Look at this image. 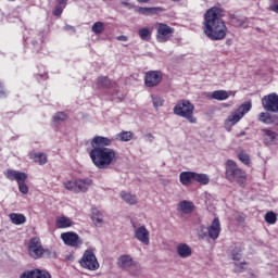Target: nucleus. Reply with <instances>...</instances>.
Segmentation results:
<instances>
[{
    "instance_id": "f257e3e1",
    "label": "nucleus",
    "mask_w": 278,
    "mask_h": 278,
    "mask_svg": "<svg viewBox=\"0 0 278 278\" xmlns=\"http://www.w3.org/2000/svg\"><path fill=\"white\" fill-rule=\"evenodd\" d=\"M111 144L112 139L106 137L96 136L91 139L92 149L89 152V157L99 170H108L118 162V154L116 150L110 148Z\"/></svg>"
},
{
    "instance_id": "f03ea898",
    "label": "nucleus",
    "mask_w": 278,
    "mask_h": 278,
    "mask_svg": "<svg viewBox=\"0 0 278 278\" xmlns=\"http://www.w3.org/2000/svg\"><path fill=\"white\" fill-rule=\"evenodd\" d=\"M222 10L212 8L204 15V34L210 40H225L227 36V25L220 18Z\"/></svg>"
},
{
    "instance_id": "7ed1b4c3",
    "label": "nucleus",
    "mask_w": 278,
    "mask_h": 278,
    "mask_svg": "<svg viewBox=\"0 0 278 278\" xmlns=\"http://www.w3.org/2000/svg\"><path fill=\"white\" fill-rule=\"evenodd\" d=\"M251 108H253V104L251 102H244L242 103L237 110H235L230 115L227 116V118L224 121V128L226 131H231L242 118H244V115L249 114L251 112Z\"/></svg>"
},
{
    "instance_id": "20e7f679",
    "label": "nucleus",
    "mask_w": 278,
    "mask_h": 278,
    "mask_svg": "<svg viewBox=\"0 0 278 278\" xmlns=\"http://www.w3.org/2000/svg\"><path fill=\"white\" fill-rule=\"evenodd\" d=\"M226 179L229 180L230 184L244 186V184H247V173L238 167V164L232 160H228L226 163Z\"/></svg>"
},
{
    "instance_id": "39448f33",
    "label": "nucleus",
    "mask_w": 278,
    "mask_h": 278,
    "mask_svg": "<svg viewBox=\"0 0 278 278\" xmlns=\"http://www.w3.org/2000/svg\"><path fill=\"white\" fill-rule=\"evenodd\" d=\"M174 114L181 118H186V121L192 125H197V118L194 117V104H192L190 100L178 101L174 106Z\"/></svg>"
},
{
    "instance_id": "423d86ee",
    "label": "nucleus",
    "mask_w": 278,
    "mask_h": 278,
    "mask_svg": "<svg viewBox=\"0 0 278 278\" xmlns=\"http://www.w3.org/2000/svg\"><path fill=\"white\" fill-rule=\"evenodd\" d=\"M28 253L33 260H39V257H42V255H46L47 257H51L53 255V252L50 249L45 250V248H42V242L38 237L30 239L28 244Z\"/></svg>"
},
{
    "instance_id": "0eeeda50",
    "label": "nucleus",
    "mask_w": 278,
    "mask_h": 278,
    "mask_svg": "<svg viewBox=\"0 0 278 278\" xmlns=\"http://www.w3.org/2000/svg\"><path fill=\"white\" fill-rule=\"evenodd\" d=\"M90 186H92L90 178L68 180L64 182L65 190H70V192H75L76 194H79V192H88Z\"/></svg>"
},
{
    "instance_id": "6e6552de",
    "label": "nucleus",
    "mask_w": 278,
    "mask_h": 278,
    "mask_svg": "<svg viewBox=\"0 0 278 278\" xmlns=\"http://www.w3.org/2000/svg\"><path fill=\"white\" fill-rule=\"evenodd\" d=\"M79 264L87 270H99V261L97 260L94 252L91 250L85 251L83 257L79 261Z\"/></svg>"
},
{
    "instance_id": "1a4fd4ad",
    "label": "nucleus",
    "mask_w": 278,
    "mask_h": 278,
    "mask_svg": "<svg viewBox=\"0 0 278 278\" xmlns=\"http://www.w3.org/2000/svg\"><path fill=\"white\" fill-rule=\"evenodd\" d=\"M134 237L138 242L149 247L151 244V232L147 229V226H134Z\"/></svg>"
},
{
    "instance_id": "9d476101",
    "label": "nucleus",
    "mask_w": 278,
    "mask_h": 278,
    "mask_svg": "<svg viewBox=\"0 0 278 278\" xmlns=\"http://www.w3.org/2000/svg\"><path fill=\"white\" fill-rule=\"evenodd\" d=\"M174 33H175V28L168 26L167 24H164V23L157 24V29H156L157 42H168V40L173 38Z\"/></svg>"
},
{
    "instance_id": "9b49d317",
    "label": "nucleus",
    "mask_w": 278,
    "mask_h": 278,
    "mask_svg": "<svg viewBox=\"0 0 278 278\" xmlns=\"http://www.w3.org/2000/svg\"><path fill=\"white\" fill-rule=\"evenodd\" d=\"M61 240L66 244V247H73L74 249H79L84 244L81 237L77 232L67 231L61 233Z\"/></svg>"
},
{
    "instance_id": "f8f14e48",
    "label": "nucleus",
    "mask_w": 278,
    "mask_h": 278,
    "mask_svg": "<svg viewBox=\"0 0 278 278\" xmlns=\"http://www.w3.org/2000/svg\"><path fill=\"white\" fill-rule=\"evenodd\" d=\"M117 265L119 268H123L124 270H141L140 264L134 261V258L127 254H124L118 257Z\"/></svg>"
},
{
    "instance_id": "ddd939ff",
    "label": "nucleus",
    "mask_w": 278,
    "mask_h": 278,
    "mask_svg": "<svg viewBox=\"0 0 278 278\" xmlns=\"http://www.w3.org/2000/svg\"><path fill=\"white\" fill-rule=\"evenodd\" d=\"M262 105L265 112H278V96L277 93H269L262 99Z\"/></svg>"
},
{
    "instance_id": "4468645a",
    "label": "nucleus",
    "mask_w": 278,
    "mask_h": 278,
    "mask_svg": "<svg viewBox=\"0 0 278 278\" xmlns=\"http://www.w3.org/2000/svg\"><path fill=\"white\" fill-rule=\"evenodd\" d=\"M175 253L180 260L192 257V247L186 242H179L175 245Z\"/></svg>"
},
{
    "instance_id": "2eb2a0df",
    "label": "nucleus",
    "mask_w": 278,
    "mask_h": 278,
    "mask_svg": "<svg viewBox=\"0 0 278 278\" xmlns=\"http://www.w3.org/2000/svg\"><path fill=\"white\" fill-rule=\"evenodd\" d=\"M236 97V91L215 90L213 92H205L206 99H214L215 101H227L229 97Z\"/></svg>"
},
{
    "instance_id": "dca6fc26",
    "label": "nucleus",
    "mask_w": 278,
    "mask_h": 278,
    "mask_svg": "<svg viewBox=\"0 0 278 278\" xmlns=\"http://www.w3.org/2000/svg\"><path fill=\"white\" fill-rule=\"evenodd\" d=\"M4 177L10 181H16L17 186L27 181V174L16 170V169H7L4 172Z\"/></svg>"
},
{
    "instance_id": "f3484780",
    "label": "nucleus",
    "mask_w": 278,
    "mask_h": 278,
    "mask_svg": "<svg viewBox=\"0 0 278 278\" xmlns=\"http://www.w3.org/2000/svg\"><path fill=\"white\" fill-rule=\"evenodd\" d=\"M162 81V72L151 71L146 74L144 83L148 88H154Z\"/></svg>"
},
{
    "instance_id": "a211bd4d",
    "label": "nucleus",
    "mask_w": 278,
    "mask_h": 278,
    "mask_svg": "<svg viewBox=\"0 0 278 278\" xmlns=\"http://www.w3.org/2000/svg\"><path fill=\"white\" fill-rule=\"evenodd\" d=\"M257 121L264 125H278V115L270 114L268 112H261L258 114Z\"/></svg>"
},
{
    "instance_id": "6ab92c4d",
    "label": "nucleus",
    "mask_w": 278,
    "mask_h": 278,
    "mask_svg": "<svg viewBox=\"0 0 278 278\" xmlns=\"http://www.w3.org/2000/svg\"><path fill=\"white\" fill-rule=\"evenodd\" d=\"M75 222L71 217L66 215H59L55 218V227L58 229H70V227H74Z\"/></svg>"
},
{
    "instance_id": "aec40b11",
    "label": "nucleus",
    "mask_w": 278,
    "mask_h": 278,
    "mask_svg": "<svg viewBox=\"0 0 278 278\" xmlns=\"http://www.w3.org/2000/svg\"><path fill=\"white\" fill-rule=\"evenodd\" d=\"M207 236L212 240H217L218 236H220V219H218V217L213 219L211 226L207 229Z\"/></svg>"
},
{
    "instance_id": "412c9836",
    "label": "nucleus",
    "mask_w": 278,
    "mask_h": 278,
    "mask_svg": "<svg viewBox=\"0 0 278 278\" xmlns=\"http://www.w3.org/2000/svg\"><path fill=\"white\" fill-rule=\"evenodd\" d=\"M119 197L124 203H127V205L138 204V197L136 194H132L131 192L122 191Z\"/></svg>"
},
{
    "instance_id": "4be33fe9",
    "label": "nucleus",
    "mask_w": 278,
    "mask_h": 278,
    "mask_svg": "<svg viewBox=\"0 0 278 278\" xmlns=\"http://www.w3.org/2000/svg\"><path fill=\"white\" fill-rule=\"evenodd\" d=\"M91 220L96 225V227L103 226V213L99 208L91 210Z\"/></svg>"
},
{
    "instance_id": "5701e85b",
    "label": "nucleus",
    "mask_w": 278,
    "mask_h": 278,
    "mask_svg": "<svg viewBox=\"0 0 278 278\" xmlns=\"http://www.w3.org/2000/svg\"><path fill=\"white\" fill-rule=\"evenodd\" d=\"M179 181L182 186H190L194 181V172H182L179 175Z\"/></svg>"
},
{
    "instance_id": "b1692460",
    "label": "nucleus",
    "mask_w": 278,
    "mask_h": 278,
    "mask_svg": "<svg viewBox=\"0 0 278 278\" xmlns=\"http://www.w3.org/2000/svg\"><path fill=\"white\" fill-rule=\"evenodd\" d=\"M30 160H34L36 164H39V166H43V164H47V154L43 152H31L30 153Z\"/></svg>"
},
{
    "instance_id": "393cba45",
    "label": "nucleus",
    "mask_w": 278,
    "mask_h": 278,
    "mask_svg": "<svg viewBox=\"0 0 278 278\" xmlns=\"http://www.w3.org/2000/svg\"><path fill=\"white\" fill-rule=\"evenodd\" d=\"M178 207L184 214H192V212H194V203L190 201H181Z\"/></svg>"
},
{
    "instance_id": "a878e982",
    "label": "nucleus",
    "mask_w": 278,
    "mask_h": 278,
    "mask_svg": "<svg viewBox=\"0 0 278 278\" xmlns=\"http://www.w3.org/2000/svg\"><path fill=\"white\" fill-rule=\"evenodd\" d=\"M151 34H153V27H143L138 30L139 37L146 42H149V40H151Z\"/></svg>"
},
{
    "instance_id": "bb28decb",
    "label": "nucleus",
    "mask_w": 278,
    "mask_h": 278,
    "mask_svg": "<svg viewBox=\"0 0 278 278\" xmlns=\"http://www.w3.org/2000/svg\"><path fill=\"white\" fill-rule=\"evenodd\" d=\"M263 136H264V140L267 144H270V142H275V140H277L278 135L277 132L270 130V129H263Z\"/></svg>"
},
{
    "instance_id": "cd10ccee",
    "label": "nucleus",
    "mask_w": 278,
    "mask_h": 278,
    "mask_svg": "<svg viewBox=\"0 0 278 278\" xmlns=\"http://www.w3.org/2000/svg\"><path fill=\"white\" fill-rule=\"evenodd\" d=\"M193 181H197L201 186H207V184H210V176L207 174H199L193 172Z\"/></svg>"
},
{
    "instance_id": "c85d7f7f",
    "label": "nucleus",
    "mask_w": 278,
    "mask_h": 278,
    "mask_svg": "<svg viewBox=\"0 0 278 278\" xmlns=\"http://www.w3.org/2000/svg\"><path fill=\"white\" fill-rule=\"evenodd\" d=\"M10 220L13 225H24V223L27 222V218L21 213H12L10 214Z\"/></svg>"
},
{
    "instance_id": "c756f323",
    "label": "nucleus",
    "mask_w": 278,
    "mask_h": 278,
    "mask_svg": "<svg viewBox=\"0 0 278 278\" xmlns=\"http://www.w3.org/2000/svg\"><path fill=\"white\" fill-rule=\"evenodd\" d=\"M116 140H119L121 142H129V140H134V132L122 131L116 136Z\"/></svg>"
},
{
    "instance_id": "7c9ffc66",
    "label": "nucleus",
    "mask_w": 278,
    "mask_h": 278,
    "mask_svg": "<svg viewBox=\"0 0 278 278\" xmlns=\"http://www.w3.org/2000/svg\"><path fill=\"white\" fill-rule=\"evenodd\" d=\"M138 12H140V14H143L144 16H151L152 14H157V12H161L160 8H142L140 7L138 9Z\"/></svg>"
},
{
    "instance_id": "2f4dec72",
    "label": "nucleus",
    "mask_w": 278,
    "mask_h": 278,
    "mask_svg": "<svg viewBox=\"0 0 278 278\" xmlns=\"http://www.w3.org/2000/svg\"><path fill=\"white\" fill-rule=\"evenodd\" d=\"M104 30L105 25L103 24V22H96L91 27V31H93V34H96L97 36L103 34Z\"/></svg>"
},
{
    "instance_id": "473e14b6",
    "label": "nucleus",
    "mask_w": 278,
    "mask_h": 278,
    "mask_svg": "<svg viewBox=\"0 0 278 278\" xmlns=\"http://www.w3.org/2000/svg\"><path fill=\"white\" fill-rule=\"evenodd\" d=\"M151 99H152L153 108H155V110H160V108L164 105V98L157 94H152Z\"/></svg>"
},
{
    "instance_id": "72a5a7b5",
    "label": "nucleus",
    "mask_w": 278,
    "mask_h": 278,
    "mask_svg": "<svg viewBox=\"0 0 278 278\" xmlns=\"http://www.w3.org/2000/svg\"><path fill=\"white\" fill-rule=\"evenodd\" d=\"M97 85L100 88H111L112 87V80H110L108 77H98Z\"/></svg>"
},
{
    "instance_id": "f704fd0d",
    "label": "nucleus",
    "mask_w": 278,
    "mask_h": 278,
    "mask_svg": "<svg viewBox=\"0 0 278 278\" xmlns=\"http://www.w3.org/2000/svg\"><path fill=\"white\" fill-rule=\"evenodd\" d=\"M265 220L266 223H268L269 225H275L277 223V215H275L274 212H268L265 215Z\"/></svg>"
},
{
    "instance_id": "c9c22d12",
    "label": "nucleus",
    "mask_w": 278,
    "mask_h": 278,
    "mask_svg": "<svg viewBox=\"0 0 278 278\" xmlns=\"http://www.w3.org/2000/svg\"><path fill=\"white\" fill-rule=\"evenodd\" d=\"M35 278H51V274L47 270L35 269Z\"/></svg>"
},
{
    "instance_id": "e433bc0d",
    "label": "nucleus",
    "mask_w": 278,
    "mask_h": 278,
    "mask_svg": "<svg viewBox=\"0 0 278 278\" xmlns=\"http://www.w3.org/2000/svg\"><path fill=\"white\" fill-rule=\"evenodd\" d=\"M68 116L64 112H59L53 116L54 123H62L63 121H66Z\"/></svg>"
},
{
    "instance_id": "4c0bfd02",
    "label": "nucleus",
    "mask_w": 278,
    "mask_h": 278,
    "mask_svg": "<svg viewBox=\"0 0 278 278\" xmlns=\"http://www.w3.org/2000/svg\"><path fill=\"white\" fill-rule=\"evenodd\" d=\"M231 255L232 260H235L236 262H240V260H242V249L239 248L237 250H233Z\"/></svg>"
},
{
    "instance_id": "58836bf2",
    "label": "nucleus",
    "mask_w": 278,
    "mask_h": 278,
    "mask_svg": "<svg viewBox=\"0 0 278 278\" xmlns=\"http://www.w3.org/2000/svg\"><path fill=\"white\" fill-rule=\"evenodd\" d=\"M198 236L202 240L204 238H207V228H205V226H203V225L199 226V228H198Z\"/></svg>"
},
{
    "instance_id": "ea45409f",
    "label": "nucleus",
    "mask_w": 278,
    "mask_h": 278,
    "mask_svg": "<svg viewBox=\"0 0 278 278\" xmlns=\"http://www.w3.org/2000/svg\"><path fill=\"white\" fill-rule=\"evenodd\" d=\"M18 190L22 194H28L29 193V187H27V184L24 182H21L18 185Z\"/></svg>"
},
{
    "instance_id": "a19ab883",
    "label": "nucleus",
    "mask_w": 278,
    "mask_h": 278,
    "mask_svg": "<svg viewBox=\"0 0 278 278\" xmlns=\"http://www.w3.org/2000/svg\"><path fill=\"white\" fill-rule=\"evenodd\" d=\"M64 8L61 4H58L54 10H53V15L54 16H62V12H64Z\"/></svg>"
},
{
    "instance_id": "79ce46f5",
    "label": "nucleus",
    "mask_w": 278,
    "mask_h": 278,
    "mask_svg": "<svg viewBox=\"0 0 278 278\" xmlns=\"http://www.w3.org/2000/svg\"><path fill=\"white\" fill-rule=\"evenodd\" d=\"M239 160L243 164H249V162H250L249 154H247L244 152L239 153Z\"/></svg>"
},
{
    "instance_id": "37998d69",
    "label": "nucleus",
    "mask_w": 278,
    "mask_h": 278,
    "mask_svg": "<svg viewBox=\"0 0 278 278\" xmlns=\"http://www.w3.org/2000/svg\"><path fill=\"white\" fill-rule=\"evenodd\" d=\"M20 278H35V269L33 270H28V271H24Z\"/></svg>"
},
{
    "instance_id": "c03bdc74",
    "label": "nucleus",
    "mask_w": 278,
    "mask_h": 278,
    "mask_svg": "<svg viewBox=\"0 0 278 278\" xmlns=\"http://www.w3.org/2000/svg\"><path fill=\"white\" fill-rule=\"evenodd\" d=\"M8 94V91H5V88L3 85L0 83V99L5 97Z\"/></svg>"
},
{
    "instance_id": "a18cd8bd",
    "label": "nucleus",
    "mask_w": 278,
    "mask_h": 278,
    "mask_svg": "<svg viewBox=\"0 0 278 278\" xmlns=\"http://www.w3.org/2000/svg\"><path fill=\"white\" fill-rule=\"evenodd\" d=\"M58 5H62L63 8H66V3H68V0H56Z\"/></svg>"
},
{
    "instance_id": "49530a36",
    "label": "nucleus",
    "mask_w": 278,
    "mask_h": 278,
    "mask_svg": "<svg viewBox=\"0 0 278 278\" xmlns=\"http://www.w3.org/2000/svg\"><path fill=\"white\" fill-rule=\"evenodd\" d=\"M65 31H73V34H75V27L71 26V25H66L64 27Z\"/></svg>"
},
{
    "instance_id": "de8ad7c7",
    "label": "nucleus",
    "mask_w": 278,
    "mask_h": 278,
    "mask_svg": "<svg viewBox=\"0 0 278 278\" xmlns=\"http://www.w3.org/2000/svg\"><path fill=\"white\" fill-rule=\"evenodd\" d=\"M245 267H247V263H241L240 267H238V265H237L238 273H242V270H244Z\"/></svg>"
},
{
    "instance_id": "09e8293b",
    "label": "nucleus",
    "mask_w": 278,
    "mask_h": 278,
    "mask_svg": "<svg viewBox=\"0 0 278 278\" xmlns=\"http://www.w3.org/2000/svg\"><path fill=\"white\" fill-rule=\"evenodd\" d=\"M117 40H119L122 42H127L128 38H127V36L122 35V36L117 37Z\"/></svg>"
},
{
    "instance_id": "8fccbe9b",
    "label": "nucleus",
    "mask_w": 278,
    "mask_h": 278,
    "mask_svg": "<svg viewBox=\"0 0 278 278\" xmlns=\"http://www.w3.org/2000/svg\"><path fill=\"white\" fill-rule=\"evenodd\" d=\"M239 25L240 27H249V24L247 23V18L242 20Z\"/></svg>"
},
{
    "instance_id": "3c124183",
    "label": "nucleus",
    "mask_w": 278,
    "mask_h": 278,
    "mask_svg": "<svg viewBox=\"0 0 278 278\" xmlns=\"http://www.w3.org/2000/svg\"><path fill=\"white\" fill-rule=\"evenodd\" d=\"M146 138H148V140H149L150 142H153V140L155 139V137H153L152 134L146 135Z\"/></svg>"
},
{
    "instance_id": "603ef678",
    "label": "nucleus",
    "mask_w": 278,
    "mask_h": 278,
    "mask_svg": "<svg viewBox=\"0 0 278 278\" xmlns=\"http://www.w3.org/2000/svg\"><path fill=\"white\" fill-rule=\"evenodd\" d=\"M139 1V3H147V2H149V0H138Z\"/></svg>"
},
{
    "instance_id": "864d4df0",
    "label": "nucleus",
    "mask_w": 278,
    "mask_h": 278,
    "mask_svg": "<svg viewBox=\"0 0 278 278\" xmlns=\"http://www.w3.org/2000/svg\"><path fill=\"white\" fill-rule=\"evenodd\" d=\"M122 5L129 7V2H122Z\"/></svg>"
}]
</instances>
